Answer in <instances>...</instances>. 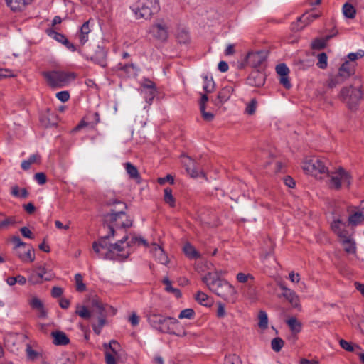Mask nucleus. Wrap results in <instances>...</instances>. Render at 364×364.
Segmentation results:
<instances>
[{
	"mask_svg": "<svg viewBox=\"0 0 364 364\" xmlns=\"http://www.w3.org/2000/svg\"><path fill=\"white\" fill-rule=\"evenodd\" d=\"M147 321L149 325L159 333L173 334L179 337L187 335L186 331L181 327L178 321L175 318L151 312L147 316Z\"/></svg>",
	"mask_w": 364,
	"mask_h": 364,
	"instance_id": "f257e3e1",
	"label": "nucleus"
},
{
	"mask_svg": "<svg viewBox=\"0 0 364 364\" xmlns=\"http://www.w3.org/2000/svg\"><path fill=\"white\" fill-rule=\"evenodd\" d=\"M218 272L215 274L208 273L203 281L207 284L210 291L215 292L218 296L222 297L226 301L234 302L236 298V291L235 288L226 280L220 279L218 277Z\"/></svg>",
	"mask_w": 364,
	"mask_h": 364,
	"instance_id": "f03ea898",
	"label": "nucleus"
},
{
	"mask_svg": "<svg viewBox=\"0 0 364 364\" xmlns=\"http://www.w3.org/2000/svg\"><path fill=\"white\" fill-rule=\"evenodd\" d=\"M363 84L360 79H355L353 85L344 87L340 91L338 99L351 111L358 109L363 98Z\"/></svg>",
	"mask_w": 364,
	"mask_h": 364,
	"instance_id": "7ed1b4c3",
	"label": "nucleus"
},
{
	"mask_svg": "<svg viewBox=\"0 0 364 364\" xmlns=\"http://www.w3.org/2000/svg\"><path fill=\"white\" fill-rule=\"evenodd\" d=\"M117 203L122 206V210L119 211L112 210L110 213L105 216V222L109 223V228L112 236H114L116 232L114 228L118 230L127 228L132 225V221L123 211V209L126 208V205L120 202H117Z\"/></svg>",
	"mask_w": 364,
	"mask_h": 364,
	"instance_id": "20e7f679",
	"label": "nucleus"
},
{
	"mask_svg": "<svg viewBox=\"0 0 364 364\" xmlns=\"http://www.w3.org/2000/svg\"><path fill=\"white\" fill-rule=\"evenodd\" d=\"M302 168L306 173L319 179H323L328 173L326 161L318 157L306 159L302 164Z\"/></svg>",
	"mask_w": 364,
	"mask_h": 364,
	"instance_id": "39448f33",
	"label": "nucleus"
},
{
	"mask_svg": "<svg viewBox=\"0 0 364 364\" xmlns=\"http://www.w3.org/2000/svg\"><path fill=\"white\" fill-rule=\"evenodd\" d=\"M48 85L52 87H63L75 79L74 73L62 70L46 71L42 73Z\"/></svg>",
	"mask_w": 364,
	"mask_h": 364,
	"instance_id": "423d86ee",
	"label": "nucleus"
},
{
	"mask_svg": "<svg viewBox=\"0 0 364 364\" xmlns=\"http://www.w3.org/2000/svg\"><path fill=\"white\" fill-rule=\"evenodd\" d=\"M326 176L329 178L328 181L329 188L333 190H339L342 185L349 188L351 184L352 176L341 167L338 168L333 171H328Z\"/></svg>",
	"mask_w": 364,
	"mask_h": 364,
	"instance_id": "0eeeda50",
	"label": "nucleus"
},
{
	"mask_svg": "<svg viewBox=\"0 0 364 364\" xmlns=\"http://www.w3.org/2000/svg\"><path fill=\"white\" fill-rule=\"evenodd\" d=\"M127 240H128V236L124 235L122 239L119 240L114 244L110 245L109 252H105V255H102V259L118 260L127 259L131 254V250L126 244Z\"/></svg>",
	"mask_w": 364,
	"mask_h": 364,
	"instance_id": "6e6552de",
	"label": "nucleus"
},
{
	"mask_svg": "<svg viewBox=\"0 0 364 364\" xmlns=\"http://www.w3.org/2000/svg\"><path fill=\"white\" fill-rule=\"evenodd\" d=\"M159 10V0H139L134 14L136 19L148 20Z\"/></svg>",
	"mask_w": 364,
	"mask_h": 364,
	"instance_id": "1a4fd4ad",
	"label": "nucleus"
},
{
	"mask_svg": "<svg viewBox=\"0 0 364 364\" xmlns=\"http://www.w3.org/2000/svg\"><path fill=\"white\" fill-rule=\"evenodd\" d=\"M168 26L164 21H159L151 26L150 32L153 36L160 40L166 41L168 37Z\"/></svg>",
	"mask_w": 364,
	"mask_h": 364,
	"instance_id": "9d476101",
	"label": "nucleus"
},
{
	"mask_svg": "<svg viewBox=\"0 0 364 364\" xmlns=\"http://www.w3.org/2000/svg\"><path fill=\"white\" fill-rule=\"evenodd\" d=\"M53 275L48 274L46 269L44 267H39L36 270L31 272L28 277V282L32 284H41L43 280H50Z\"/></svg>",
	"mask_w": 364,
	"mask_h": 364,
	"instance_id": "9b49d317",
	"label": "nucleus"
},
{
	"mask_svg": "<svg viewBox=\"0 0 364 364\" xmlns=\"http://www.w3.org/2000/svg\"><path fill=\"white\" fill-rule=\"evenodd\" d=\"M285 323L291 331V336L289 337V340L295 342L297 340L298 334L302 331V322L296 317L291 316L287 318L285 321Z\"/></svg>",
	"mask_w": 364,
	"mask_h": 364,
	"instance_id": "f8f14e48",
	"label": "nucleus"
},
{
	"mask_svg": "<svg viewBox=\"0 0 364 364\" xmlns=\"http://www.w3.org/2000/svg\"><path fill=\"white\" fill-rule=\"evenodd\" d=\"M112 236L111 232L107 236L101 237L98 241H95L92 243L93 250L98 255L100 258H102V255H105V252H109V245L111 244L107 243V239Z\"/></svg>",
	"mask_w": 364,
	"mask_h": 364,
	"instance_id": "ddd939ff",
	"label": "nucleus"
},
{
	"mask_svg": "<svg viewBox=\"0 0 364 364\" xmlns=\"http://www.w3.org/2000/svg\"><path fill=\"white\" fill-rule=\"evenodd\" d=\"M279 288L282 290V296L289 302L294 308L300 307L299 296L292 289L287 288L283 283H279Z\"/></svg>",
	"mask_w": 364,
	"mask_h": 364,
	"instance_id": "4468645a",
	"label": "nucleus"
},
{
	"mask_svg": "<svg viewBox=\"0 0 364 364\" xmlns=\"http://www.w3.org/2000/svg\"><path fill=\"white\" fill-rule=\"evenodd\" d=\"M186 171L193 178L199 177L200 176H205V174L202 170L198 168L196 164V162L188 156H185L182 161Z\"/></svg>",
	"mask_w": 364,
	"mask_h": 364,
	"instance_id": "2eb2a0df",
	"label": "nucleus"
},
{
	"mask_svg": "<svg viewBox=\"0 0 364 364\" xmlns=\"http://www.w3.org/2000/svg\"><path fill=\"white\" fill-rule=\"evenodd\" d=\"M267 58V53L264 50L250 52L247 54V60L254 68L259 66Z\"/></svg>",
	"mask_w": 364,
	"mask_h": 364,
	"instance_id": "dca6fc26",
	"label": "nucleus"
},
{
	"mask_svg": "<svg viewBox=\"0 0 364 364\" xmlns=\"http://www.w3.org/2000/svg\"><path fill=\"white\" fill-rule=\"evenodd\" d=\"M265 82V75L258 70L252 71L247 79V83L253 87H261Z\"/></svg>",
	"mask_w": 364,
	"mask_h": 364,
	"instance_id": "f3484780",
	"label": "nucleus"
},
{
	"mask_svg": "<svg viewBox=\"0 0 364 364\" xmlns=\"http://www.w3.org/2000/svg\"><path fill=\"white\" fill-rule=\"evenodd\" d=\"M31 247L24 245L23 247L16 250V255L23 262H32L35 259L34 254L31 252Z\"/></svg>",
	"mask_w": 364,
	"mask_h": 364,
	"instance_id": "a211bd4d",
	"label": "nucleus"
},
{
	"mask_svg": "<svg viewBox=\"0 0 364 364\" xmlns=\"http://www.w3.org/2000/svg\"><path fill=\"white\" fill-rule=\"evenodd\" d=\"M107 52L102 47H97L92 55L90 56V60L95 63L100 65L101 67L105 68L107 66L106 63Z\"/></svg>",
	"mask_w": 364,
	"mask_h": 364,
	"instance_id": "6ab92c4d",
	"label": "nucleus"
},
{
	"mask_svg": "<svg viewBox=\"0 0 364 364\" xmlns=\"http://www.w3.org/2000/svg\"><path fill=\"white\" fill-rule=\"evenodd\" d=\"M355 72V65L353 63H350L349 61L344 62L342 65L340 67L338 70V75L342 79H346L350 77L351 75L354 74Z\"/></svg>",
	"mask_w": 364,
	"mask_h": 364,
	"instance_id": "aec40b11",
	"label": "nucleus"
},
{
	"mask_svg": "<svg viewBox=\"0 0 364 364\" xmlns=\"http://www.w3.org/2000/svg\"><path fill=\"white\" fill-rule=\"evenodd\" d=\"M151 252L159 263L162 264H167L168 263V256L160 246L154 244L151 249Z\"/></svg>",
	"mask_w": 364,
	"mask_h": 364,
	"instance_id": "412c9836",
	"label": "nucleus"
},
{
	"mask_svg": "<svg viewBox=\"0 0 364 364\" xmlns=\"http://www.w3.org/2000/svg\"><path fill=\"white\" fill-rule=\"evenodd\" d=\"M51 336L53 338V342L56 346H65L70 342L68 337L63 331H53Z\"/></svg>",
	"mask_w": 364,
	"mask_h": 364,
	"instance_id": "4be33fe9",
	"label": "nucleus"
},
{
	"mask_svg": "<svg viewBox=\"0 0 364 364\" xmlns=\"http://www.w3.org/2000/svg\"><path fill=\"white\" fill-rule=\"evenodd\" d=\"M233 92L232 86H225L223 87L218 92V100L220 104L226 102L231 97Z\"/></svg>",
	"mask_w": 364,
	"mask_h": 364,
	"instance_id": "5701e85b",
	"label": "nucleus"
},
{
	"mask_svg": "<svg viewBox=\"0 0 364 364\" xmlns=\"http://www.w3.org/2000/svg\"><path fill=\"white\" fill-rule=\"evenodd\" d=\"M92 314H97V316H107L105 306L99 300L94 299L92 300Z\"/></svg>",
	"mask_w": 364,
	"mask_h": 364,
	"instance_id": "b1692460",
	"label": "nucleus"
},
{
	"mask_svg": "<svg viewBox=\"0 0 364 364\" xmlns=\"http://www.w3.org/2000/svg\"><path fill=\"white\" fill-rule=\"evenodd\" d=\"M348 222L352 226L360 225L364 222V215L360 211L355 212L348 216Z\"/></svg>",
	"mask_w": 364,
	"mask_h": 364,
	"instance_id": "393cba45",
	"label": "nucleus"
},
{
	"mask_svg": "<svg viewBox=\"0 0 364 364\" xmlns=\"http://www.w3.org/2000/svg\"><path fill=\"white\" fill-rule=\"evenodd\" d=\"M90 31L89 21L85 22L81 26L79 34L80 42L82 45H84L88 41V35Z\"/></svg>",
	"mask_w": 364,
	"mask_h": 364,
	"instance_id": "a878e982",
	"label": "nucleus"
},
{
	"mask_svg": "<svg viewBox=\"0 0 364 364\" xmlns=\"http://www.w3.org/2000/svg\"><path fill=\"white\" fill-rule=\"evenodd\" d=\"M195 299L200 304L205 306H210L213 304V300L206 294L200 291L197 292Z\"/></svg>",
	"mask_w": 364,
	"mask_h": 364,
	"instance_id": "bb28decb",
	"label": "nucleus"
},
{
	"mask_svg": "<svg viewBox=\"0 0 364 364\" xmlns=\"http://www.w3.org/2000/svg\"><path fill=\"white\" fill-rule=\"evenodd\" d=\"M319 14H304L301 17L299 18L298 21L302 23L304 25L299 28L302 29L307 25H309L311 22L314 21L315 19L319 17Z\"/></svg>",
	"mask_w": 364,
	"mask_h": 364,
	"instance_id": "cd10ccee",
	"label": "nucleus"
},
{
	"mask_svg": "<svg viewBox=\"0 0 364 364\" xmlns=\"http://www.w3.org/2000/svg\"><path fill=\"white\" fill-rule=\"evenodd\" d=\"M335 35H328L323 38H316L311 43V47L313 49H322L326 46V43Z\"/></svg>",
	"mask_w": 364,
	"mask_h": 364,
	"instance_id": "c85d7f7f",
	"label": "nucleus"
},
{
	"mask_svg": "<svg viewBox=\"0 0 364 364\" xmlns=\"http://www.w3.org/2000/svg\"><path fill=\"white\" fill-rule=\"evenodd\" d=\"M183 250L185 255L190 259H197L200 257L196 248L190 243H186Z\"/></svg>",
	"mask_w": 364,
	"mask_h": 364,
	"instance_id": "c756f323",
	"label": "nucleus"
},
{
	"mask_svg": "<svg viewBox=\"0 0 364 364\" xmlns=\"http://www.w3.org/2000/svg\"><path fill=\"white\" fill-rule=\"evenodd\" d=\"M6 2L13 11H20L28 5L25 0H6Z\"/></svg>",
	"mask_w": 364,
	"mask_h": 364,
	"instance_id": "7c9ffc66",
	"label": "nucleus"
},
{
	"mask_svg": "<svg viewBox=\"0 0 364 364\" xmlns=\"http://www.w3.org/2000/svg\"><path fill=\"white\" fill-rule=\"evenodd\" d=\"M163 283L165 284V290L167 292L173 294L176 298L181 297V293L180 290L172 286L171 282L168 277H165L163 279Z\"/></svg>",
	"mask_w": 364,
	"mask_h": 364,
	"instance_id": "2f4dec72",
	"label": "nucleus"
},
{
	"mask_svg": "<svg viewBox=\"0 0 364 364\" xmlns=\"http://www.w3.org/2000/svg\"><path fill=\"white\" fill-rule=\"evenodd\" d=\"M342 11L343 15L348 18H354L355 16L356 10L355 7L349 3L344 4Z\"/></svg>",
	"mask_w": 364,
	"mask_h": 364,
	"instance_id": "473e14b6",
	"label": "nucleus"
},
{
	"mask_svg": "<svg viewBox=\"0 0 364 364\" xmlns=\"http://www.w3.org/2000/svg\"><path fill=\"white\" fill-rule=\"evenodd\" d=\"M40 156L38 154L31 155L28 160H24L21 163V168L27 171L31 168V166L35 163H39Z\"/></svg>",
	"mask_w": 364,
	"mask_h": 364,
	"instance_id": "72a5a7b5",
	"label": "nucleus"
},
{
	"mask_svg": "<svg viewBox=\"0 0 364 364\" xmlns=\"http://www.w3.org/2000/svg\"><path fill=\"white\" fill-rule=\"evenodd\" d=\"M126 171L129 174V177L132 179H139V173L136 166L129 162H127L124 164Z\"/></svg>",
	"mask_w": 364,
	"mask_h": 364,
	"instance_id": "f704fd0d",
	"label": "nucleus"
},
{
	"mask_svg": "<svg viewBox=\"0 0 364 364\" xmlns=\"http://www.w3.org/2000/svg\"><path fill=\"white\" fill-rule=\"evenodd\" d=\"M203 78L204 81L203 90L208 93L213 92L215 88V82L213 77L205 75H203Z\"/></svg>",
	"mask_w": 364,
	"mask_h": 364,
	"instance_id": "c9c22d12",
	"label": "nucleus"
},
{
	"mask_svg": "<svg viewBox=\"0 0 364 364\" xmlns=\"http://www.w3.org/2000/svg\"><path fill=\"white\" fill-rule=\"evenodd\" d=\"M344 250L347 253L355 254L356 252L355 242L351 238L342 241Z\"/></svg>",
	"mask_w": 364,
	"mask_h": 364,
	"instance_id": "e433bc0d",
	"label": "nucleus"
},
{
	"mask_svg": "<svg viewBox=\"0 0 364 364\" xmlns=\"http://www.w3.org/2000/svg\"><path fill=\"white\" fill-rule=\"evenodd\" d=\"M128 240H129L128 241L127 240L126 244H127V245H128V248L129 250H130L131 247H132V246H134L135 245H139L142 244L144 246H147V242L144 239H143V238H141L140 237H136L135 235H132L130 237V238L128 237Z\"/></svg>",
	"mask_w": 364,
	"mask_h": 364,
	"instance_id": "4c0bfd02",
	"label": "nucleus"
},
{
	"mask_svg": "<svg viewBox=\"0 0 364 364\" xmlns=\"http://www.w3.org/2000/svg\"><path fill=\"white\" fill-rule=\"evenodd\" d=\"M104 347L105 348H108L110 350V353H113L116 356H119V351L121 350V346L119 343L114 341L112 340L109 344L105 343Z\"/></svg>",
	"mask_w": 364,
	"mask_h": 364,
	"instance_id": "58836bf2",
	"label": "nucleus"
},
{
	"mask_svg": "<svg viewBox=\"0 0 364 364\" xmlns=\"http://www.w3.org/2000/svg\"><path fill=\"white\" fill-rule=\"evenodd\" d=\"M164 200L166 203L168 204L171 207H175L176 200L172 195V190L169 188L164 189Z\"/></svg>",
	"mask_w": 364,
	"mask_h": 364,
	"instance_id": "ea45409f",
	"label": "nucleus"
},
{
	"mask_svg": "<svg viewBox=\"0 0 364 364\" xmlns=\"http://www.w3.org/2000/svg\"><path fill=\"white\" fill-rule=\"evenodd\" d=\"M6 282L9 286H13L16 283L21 285H24L26 283V279L25 277L18 274L16 277H8Z\"/></svg>",
	"mask_w": 364,
	"mask_h": 364,
	"instance_id": "a19ab883",
	"label": "nucleus"
},
{
	"mask_svg": "<svg viewBox=\"0 0 364 364\" xmlns=\"http://www.w3.org/2000/svg\"><path fill=\"white\" fill-rule=\"evenodd\" d=\"M75 313L79 316L85 319H89L92 315L91 311L85 306H77Z\"/></svg>",
	"mask_w": 364,
	"mask_h": 364,
	"instance_id": "79ce46f5",
	"label": "nucleus"
},
{
	"mask_svg": "<svg viewBox=\"0 0 364 364\" xmlns=\"http://www.w3.org/2000/svg\"><path fill=\"white\" fill-rule=\"evenodd\" d=\"M258 326L262 329H266L268 326V317L265 311H260L258 315Z\"/></svg>",
	"mask_w": 364,
	"mask_h": 364,
	"instance_id": "37998d69",
	"label": "nucleus"
},
{
	"mask_svg": "<svg viewBox=\"0 0 364 364\" xmlns=\"http://www.w3.org/2000/svg\"><path fill=\"white\" fill-rule=\"evenodd\" d=\"M106 316H102L98 317V323L97 324H92V328L94 332L99 335L101 333V330L102 327L106 324Z\"/></svg>",
	"mask_w": 364,
	"mask_h": 364,
	"instance_id": "c03bdc74",
	"label": "nucleus"
},
{
	"mask_svg": "<svg viewBox=\"0 0 364 364\" xmlns=\"http://www.w3.org/2000/svg\"><path fill=\"white\" fill-rule=\"evenodd\" d=\"M316 65L321 69H325L328 65V57L326 53H321L317 55Z\"/></svg>",
	"mask_w": 364,
	"mask_h": 364,
	"instance_id": "a18cd8bd",
	"label": "nucleus"
},
{
	"mask_svg": "<svg viewBox=\"0 0 364 364\" xmlns=\"http://www.w3.org/2000/svg\"><path fill=\"white\" fill-rule=\"evenodd\" d=\"M156 90L155 83L149 80H144V81L141 83V92L143 95H146V90Z\"/></svg>",
	"mask_w": 364,
	"mask_h": 364,
	"instance_id": "49530a36",
	"label": "nucleus"
},
{
	"mask_svg": "<svg viewBox=\"0 0 364 364\" xmlns=\"http://www.w3.org/2000/svg\"><path fill=\"white\" fill-rule=\"evenodd\" d=\"M284 341L279 337L274 338L271 341V347L275 352H279L284 346Z\"/></svg>",
	"mask_w": 364,
	"mask_h": 364,
	"instance_id": "de8ad7c7",
	"label": "nucleus"
},
{
	"mask_svg": "<svg viewBox=\"0 0 364 364\" xmlns=\"http://www.w3.org/2000/svg\"><path fill=\"white\" fill-rule=\"evenodd\" d=\"M75 281L76 283V290L80 292L85 291L86 286L83 283L82 276L80 274H76L75 275Z\"/></svg>",
	"mask_w": 364,
	"mask_h": 364,
	"instance_id": "09e8293b",
	"label": "nucleus"
},
{
	"mask_svg": "<svg viewBox=\"0 0 364 364\" xmlns=\"http://www.w3.org/2000/svg\"><path fill=\"white\" fill-rule=\"evenodd\" d=\"M257 106V101L256 100V99H252L250 102L247 105L245 112L249 115L254 114L256 111Z\"/></svg>",
	"mask_w": 364,
	"mask_h": 364,
	"instance_id": "8fccbe9b",
	"label": "nucleus"
},
{
	"mask_svg": "<svg viewBox=\"0 0 364 364\" xmlns=\"http://www.w3.org/2000/svg\"><path fill=\"white\" fill-rule=\"evenodd\" d=\"M16 223L15 217H9L0 222V229H7L9 226L14 225Z\"/></svg>",
	"mask_w": 364,
	"mask_h": 364,
	"instance_id": "3c124183",
	"label": "nucleus"
},
{
	"mask_svg": "<svg viewBox=\"0 0 364 364\" xmlns=\"http://www.w3.org/2000/svg\"><path fill=\"white\" fill-rule=\"evenodd\" d=\"M332 230L337 234L343 227H346V223H343L340 219L333 220L331 223Z\"/></svg>",
	"mask_w": 364,
	"mask_h": 364,
	"instance_id": "603ef678",
	"label": "nucleus"
},
{
	"mask_svg": "<svg viewBox=\"0 0 364 364\" xmlns=\"http://www.w3.org/2000/svg\"><path fill=\"white\" fill-rule=\"evenodd\" d=\"M194 314H195V312H194L193 309H186L182 310L180 312V314L178 315V318H181V319H182V318L191 319V318H193Z\"/></svg>",
	"mask_w": 364,
	"mask_h": 364,
	"instance_id": "864d4df0",
	"label": "nucleus"
},
{
	"mask_svg": "<svg viewBox=\"0 0 364 364\" xmlns=\"http://www.w3.org/2000/svg\"><path fill=\"white\" fill-rule=\"evenodd\" d=\"M276 71L280 77L288 75L289 73L288 67L284 63L277 65L276 67Z\"/></svg>",
	"mask_w": 364,
	"mask_h": 364,
	"instance_id": "5fc2aeb1",
	"label": "nucleus"
},
{
	"mask_svg": "<svg viewBox=\"0 0 364 364\" xmlns=\"http://www.w3.org/2000/svg\"><path fill=\"white\" fill-rule=\"evenodd\" d=\"M17 73L9 69H0V80L7 77H15Z\"/></svg>",
	"mask_w": 364,
	"mask_h": 364,
	"instance_id": "6e6d98bb",
	"label": "nucleus"
},
{
	"mask_svg": "<svg viewBox=\"0 0 364 364\" xmlns=\"http://www.w3.org/2000/svg\"><path fill=\"white\" fill-rule=\"evenodd\" d=\"M119 356H116L113 353L107 350L105 352V361L107 364H117V360Z\"/></svg>",
	"mask_w": 364,
	"mask_h": 364,
	"instance_id": "4d7b16f0",
	"label": "nucleus"
},
{
	"mask_svg": "<svg viewBox=\"0 0 364 364\" xmlns=\"http://www.w3.org/2000/svg\"><path fill=\"white\" fill-rule=\"evenodd\" d=\"M343 80L344 79H342L338 75H336V76L329 79L328 85L329 87L333 88L341 84Z\"/></svg>",
	"mask_w": 364,
	"mask_h": 364,
	"instance_id": "13d9d810",
	"label": "nucleus"
},
{
	"mask_svg": "<svg viewBox=\"0 0 364 364\" xmlns=\"http://www.w3.org/2000/svg\"><path fill=\"white\" fill-rule=\"evenodd\" d=\"M225 364H240V360L237 355H230L225 357Z\"/></svg>",
	"mask_w": 364,
	"mask_h": 364,
	"instance_id": "bf43d9fd",
	"label": "nucleus"
},
{
	"mask_svg": "<svg viewBox=\"0 0 364 364\" xmlns=\"http://www.w3.org/2000/svg\"><path fill=\"white\" fill-rule=\"evenodd\" d=\"M364 56V50H359L356 53H350L348 55V58L350 61H355Z\"/></svg>",
	"mask_w": 364,
	"mask_h": 364,
	"instance_id": "052dcab7",
	"label": "nucleus"
},
{
	"mask_svg": "<svg viewBox=\"0 0 364 364\" xmlns=\"http://www.w3.org/2000/svg\"><path fill=\"white\" fill-rule=\"evenodd\" d=\"M11 242L14 244L15 251L16 250H18V248L23 247L24 245H26V243L22 242V240H21V238L18 236H16V235H14L11 237Z\"/></svg>",
	"mask_w": 364,
	"mask_h": 364,
	"instance_id": "680f3d73",
	"label": "nucleus"
},
{
	"mask_svg": "<svg viewBox=\"0 0 364 364\" xmlns=\"http://www.w3.org/2000/svg\"><path fill=\"white\" fill-rule=\"evenodd\" d=\"M339 343H340L341 347L343 349H344L348 352H353L354 350V348H353L352 343L350 342H348L343 339H341L339 341Z\"/></svg>",
	"mask_w": 364,
	"mask_h": 364,
	"instance_id": "e2e57ef3",
	"label": "nucleus"
},
{
	"mask_svg": "<svg viewBox=\"0 0 364 364\" xmlns=\"http://www.w3.org/2000/svg\"><path fill=\"white\" fill-rule=\"evenodd\" d=\"M29 304L32 309L36 310H37L38 308H41L43 305V302L37 297L32 298L29 301Z\"/></svg>",
	"mask_w": 364,
	"mask_h": 364,
	"instance_id": "0e129e2a",
	"label": "nucleus"
},
{
	"mask_svg": "<svg viewBox=\"0 0 364 364\" xmlns=\"http://www.w3.org/2000/svg\"><path fill=\"white\" fill-rule=\"evenodd\" d=\"M178 40L180 43H186L189 41L188 33L186 31H181L178 34Z\"/></svg>",
	"mask_w": 364,
	"mask_h": 364,
	"instance_id": "69168bd1",
	"label": "nucleus"
},
{
	"mask_svg": "<svg viewBox=\"0 0 364 364\" xmlns=\"http://www.w3.org/2000/svg\"><path fill=\"white\" fill-rule=\"evenodd\" d=\"M56 97L61 102H65L70 98V94L68 91H60L56 94Z\"/></svg>",
	"mask_w": 364,
	"mask_h": 364,
	"instance_id": "338daca9",
	"label": "nucleus"
},
{
	"mask_svg": "<svg viewBox=\"0 0 364 364\" xmlns=\"http://www.w3.org/2000/svg\"><path fill=\"white\" fill-rule=\"evenodd\" d=\"M34 178L40 185H43L46 183V176L43 172H39L35 174Z\"/></svg>",
	"mask_w": 364,
	"mask_h": 364,
	"instance_id": "774afa93",
	"label": "nucleus"
}]
</instances>
